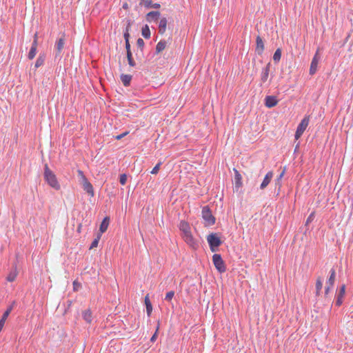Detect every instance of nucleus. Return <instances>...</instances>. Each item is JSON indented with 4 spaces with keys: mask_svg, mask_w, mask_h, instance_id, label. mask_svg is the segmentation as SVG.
Returning a JSON list of instances; mask_svg holds the SVG:
<instances>
[{
    "mask_svg": "<svg viewBox=\"0 0 353 353\" xmlns=\"http://www.w3.org/2000/svg\"><path fill=\"white\" fill-rule=\"evenodd\" d=\"M43 178L45 181L56 190L61 189V185L57 180L55 174L50 169L48 165L46 163L43 169Z\"/></svg>",
    "mask_w": 353,
    "mask_h": 353,
    "instance_id": "nucleus-1",
    "label": "nucleus"
},
{
    "mask_svg": "<svg viewBox=\"0 0 353 353\" xmlns=\"http://www.w3.org/2000/svg\"><path fill=\"white\" fill-rule=\"evenodd\" d=\"M219 233H211L207 236V241L210 246V249L212 252L218 251V248L222 244Z\"/></svg>",
    "mask_w": 353,
    "mask_h": 353,
    "instance_id": "nucleus-2",
    "label": "nucleus"
},
{
    "mask_svg": "<svg viewBox=\"0 0 353 353\" xmlns=\"http://www.w3.org/2000/svg\"><path fill=\"white\" fill-rule=\"evenodd\" d=\"M202 217L205 221L206 225H212L215 223L216 219L208 205H205L202 208Z\"/></svg>",
    "mask_w": 353,
    "mask_h": 353,
    "instance_id": "nucleus-3",
    "label": "nucleus"
},
{
    "mask_svg": "<svg viewBox=\"0 0 353 353\" xmlns=\"http://www.w3.org/2000/svg\"><path fill=\"white\" fill-rule=\"evenodd\" d=\"M212 261L216 269L218 270L219 273H223L226 271V266L221 254H214L212 256Z\"/></svg>",
    "mask_w": 353,
    "mask_h": 353,
    "instance_id": "nucleus-4",
    "label": "nucleus"
},
{
    "mask_svg": "<svg viewBox=\"0 0 353 353\" xmlns=\"http://www.w3.org/2000/svg\"><path fill=\"white\" fill-rule=\"evenodd\" d=\"M310 121V117L305 116L301 121V123L299 124L296 132H295V139H299L302 134H303L304 131L305 130L306 128L307 127L309 124Z\"/></svg>",
    "mask_w": 353,
    "mask_h": 353,
    "instance_id": "nucleus-5",
    "label": "nucleus"
},
{
    "mask_svg": "<svg viewBox=\"0 0 353 353\" xmlns=\"http://www.w3.org/2000/svg\"><path fill=\"white\" fill-rule=\"evenodd\" d=\"M321 59V55H320V48H318L314 56L312 58L310 67V74L314 75L316 71H317V67L319 62Z\"/></svg>",
    "mask_w": 353,
    "mask_h": 353,
    "instance_id": "nucleus-6",
    "label": "nucleus"
},
{
    "mask_svg": "<svg viewBox=\"0 0 353 353\" xmlns=\"http://www.w3.org/2000/svg\"><path fill=\"white\" fill-rule=\"evenodd\" d=\"M65 33H63L62 37L59 38L55 43V57H61V52L64 48L65 44Z\"/></svg>",
    "mask_w": 353,
    "mask_h": 353,
    "instance_id": "nucleus-7",
    "label": "nucleus"
},
{
    "mask_svg": "<svg viewBox=\"0 0 353 353\" xmlns=\"http://www.w3.org/2000/svg\"><path fill=\"white\" fill-rule=\"evenodd\" d=\"M345 285L343 284L336 294L335 305L337 307H340L343 303V298L345 294Z\"/></svg>",
    "mask_w": 353,
    "mask_h": 353,
    "instance_id": "nucleus-8",
    "label": "nucleus"
},
{
    "mask_svg": "<svg viewBox=\"0 0 353 353\" xmlns=\"http://www.w3.org/2000/svg\"><path fill=\"white\" fill-rule=\"evenodd\" d=\"M183 240L189 245L192 249L196 250L199 248L198 241L193 237L192 233L186 235H182Z\"/></svg>",
    "mask_w": 353,
    "mask_h": 353,
    "instance_id": "nucleus-9",
    "label": "nucleus"
},
{
    "mask_svg": "<svg viewBox=\"0 0 353 353\" xmlns=\"http://www.w3.org/2000/svg\"><path fill=\"white\" fill-rule=\"evenodd\" d=\"M271 68V63L269 62L267 65L263 68L261 73V83L260 85L262 86L263 83H265L268 79L270 71Z\"/></svg>",
    "mask_w": 353,
    "mask_h": 353,
    "instance_id": "nucleus-10",
    "label": "nucleus"
},
{
    "mask_svg": "<svg viewBox=\"0 0 353 353\" xmlns=\"http://www.w3.org/2000/svg\"><path fill=\"white\" fill-rule=\"evenodd\" d=\"M264 50H265L264 42H263L262 38L259 35H258L256 38L255 52L259 55H261L263 53Z\"/></svg>",
    "mask_w": 353,
    "mask_h": 353,
    "instance_id": "nucleus-11",
    "label": "nucleus"
},
{
    "mask_svg": "<svg viewBox=\"0 0 353 353\" xmlns=\"http://www.w3.org/2000/svg\"><path fill=\"white\" fill-rule=\"evenodd\" d=\"M233 171L234 173V189L238 191L243 186L242 176L236 168H234Z\"/></svg>",
    "mask_w": 353,
    "mask_h": 353,
    "instance_id": "nucleus-12",
    "label": "nucleus"
},
{
    "mask_svg": "<svg viewBox=\"0 0 353 353\" xmlns=\"http://www.w3.org/2000/svg\"><path fill=\"white\" fill-rule=\"evenodd\" d=\"M161 13L159 11L149 12L146 16L145 19L148 22H157L160 18Z\"/></svg>",
    "mask_w": 353,
    "mask_h": 353,
    "instance_id": "nucleus-13",
    "label": "nucleus"
},
{
    "mask_svg": "<svg viewBox=\"0 0 353 353\" xmlns=\"http://www.w3.org/2000/svg\"><path fill=\"white\" fill-rule=\"evenodd\" d=\"M83 190L90 196H93L94 194L93 186L86 177H84L83 181Z\"/></svg>",
    "mask_w": 353,
    "mask_h": 353,
    "instance_id": "nucleus-14",
    "label": "nucleus"
},
{
    "mask_svg": "<svg viewBox=\"0 0 353 353\" xmlns=\"http://www.w3.org/2000/svg\"><path fill=\"white\" fill-rule=\"evenodd\" d=\"M12 305H10L7 307L6 310L3 314L1 319H0V332L2 331V329L5 325L6 321L10 315V312L12 310Z\"/></svg>",
    "mask_w": 353,
    "mask_h": 353,
    "instance_id": "nucleus-15",
    "label": "nucleus"
},
{
    "mask_svg": "<svg viewBox=\"0 0 353 353\" xmlns=\"http://www.w3.org/2000/svg\"><path fill=\"white\" fill-rule=\"evenodd\" d=\"M278 103V100L274 96H266L265 98V105L268 108L275 107Z\"/></svg>",
    "mask_w": 353,
    "mask_h": 353,
    "instance_id": "nucleus-16",
    "label": "nucleus"
},
{
    "mask_svg": "<svg viewBox=\"0 0 353 353\" xmlns=\"http://www.w3.org/2000/svg\"><path fill=\"white\" fill-rule=\"evenodd\" d=\"M179 230L182 235H186L191 233L190 224L185 221H181L179 223Z\"/></svg>",
    "mask_w": 353,
    "mask_h": 353,
    "instance_id": "nucleus-17",
    "label": "nucleus"
},
{
    "mask_svg": "<svg viewBox=\"0 0 353 353\" xmlns=\"http://www.w3.org/2000/svg\"><path fill=\"white\" fill-rule=\"evenodd\" d=\"M273 177V172L272 171L268 172L265 176L263 181H262L260 188L261 190H264L268 184L270 183Z\"/></svg>",
    "mask_w": 353,
    "mask_h": 353,
    "instance_id": "nucleus-18",
    "label": "nucleus"
},
{
    "mask_svg": "<svg viewBox=\"0 0 353 353\" xmlns=\"http://www.w3.org/2000/svg\"><path fill=\"white\" fill-rule=\"evenodd\" d=\"M17 274H18V272L17 270V264L14 263L12 265V269L10 271L8 275L7 276L6 280L9 282H13L15 280Z\"/></svg>",
    "mask_w": 353,
    "mask_h": 353,
    "instance_id": "nucleus-19",
    "label": "nucleus"
},
{
    "mask_svg": "<svg viewBox=\"0 0 353 353\" xmlns=\"http://www.w3.org/2000/svg\"><path fill=\"white\" fill-rule=\"evenodd\" d=\"M168 24V21L165 17H162L160 19L159 24V33L161 34H163L166 30V27Z\"/></svg>",
    "mask_w": 353,
    "mask_h": 353,
    "instance_id": "nucleus-20",
    "label": "nucleus"
},
{
    "mask_svg": "<svg viewBox=\"0 0 353 353\" xmlns=\"http://www.w3.org/2000/svg\"><path fill=\"white\" fill-rule=\"evenodd\" d=\"M109 223L110 218L108 216H105L101 221L99 226V231L101 233H104L107 230Z\"/></svg>",
    "mask_w": 353,
    "mask_h": 353,
    "instance_id": "nucleus-21",
    "label": "nucleus"
},
{
    "mask_svg": "<svg viewBox=\"0 0 353 353\" xmlns=\"http://www.w3.org/2000/svg\"><path fill=\"white\" fill-rule=\"evenodd\" d=\"M335 279H336V271H335L334 268H332L330 271V276H329L327 281H326V285L333 287L334 282H335Z\"/></svg>",
    "mask_w": 353,
    "mask_h": 353,
    "instance_id": "nucleus-22",
    "label": "nucleus"
},
{
    "mask_svg": "<svg viewBox=\"0 0 353 353\" xmlns=\"http://www.w3.org/2000/svg\"><path fill=\"white\" fill-rule=\"evenodd\" d=\"M82 317L85 321L88 323H90L92 321V314L90 309H87L82 312Z\"/></svg>",
    "mask_w": 353,
    "mask_h": 353,
    "instance_id": "nucleus-23",
    "label": "nucleus"
},
{
    "mask_svg": "<svg viewBox=\"0 0 353 353\" xmlns=\"http://www.w3.org/2000/svg\"><path fill=\"white\" fill-rule=\"evenodd\" d=\"M144 303H145V307H146L147 314H148V316H150L151 315L152 312V303L150 302V300L149 299V295L148 294H147L145 296Z\"/></svg>",
    "mask_w": 353,
    "mask_h": 353,
    "instance_id": "nucleus-24",
    "label": "nucleus"
},
{
    "mask_svg": "<svg viewBox=\"0 0 353 353\" xmlns=\"http://www.w3.org/2000/svg\"><path fill=\"white\" fill-rule=\"evenodd\" d=\"M132 79V76L130 74H122L121 75V80L125 87H128L130 85Z\"/></svg>",
    "mask_w": 353,
    "mask_h": 353,
    "instance_id": "nucleus-25",
    "label": "nucleus"
},
{
    "mask_svg": "<svg viewBox=\"0 0 353 353\" xmlns=\"http://www.w3.org/2000/svg\"><path fill=\"white\" fill-rule=\"evenodd\" d=\"M132 24V21L130 19H127V25H126V28H125V30L123 33L125 42L126 41H129V39H130V35L129 31L131 28Z\"/></svg>",
    "mask_w": 353,
    "mask_h": 353,
    "instance_id": "nucleus-26",
    "label": "nucleus"
},
{
    "mask_svg": "<svg viewBox=\"0 0 353 353\" xmlns=\"http://www.w3.org/2000/svg\"><path fill=\"white\" fill-rule=\"evenodd\" d=\"M37 44H36L35 42L32 43V46L30 48V50L29 51V53L28 54V57L29 59L32 60L34 58L36 54H37Z\"/></svg>",
    "mask_w": 353,
    "mask_h": 353,
    "instance_id": "nucleus-27",
    "label": "nucleus"
},
{
    "mask_svg": "<svg viewBox=\"0 0 353 353\" xmlns=\"http://www.w3.org/2000/svg\"><path fill=\"white\" fill-rule=\"evenodd\" d=\"M167 45V41L165 39H161L156 46V53L159 54L165 50Z\"/></svg>",
    "mask_w": 353,
    "mask_h": 353,
    "instance_id": "nucleus-28",
    "label": "nucleus"
},
{
    "mask_svg": "<svg viewBox=\"0 0 353 353\" xmlns=\"http://www.w3.org/2000/svg\"><path fill=\"white\" fill-rule=\"evenodd\" d=\"M323 288V279L321 277H318L316 281V296H319Z\"/></svg>",
    "mask_w": 353,
    "mask_h": 353,
    "instance_id": "nucleus-29",
    "label": "nucleus"
},
{
    "mask_svg": "<svg viewBox=\"0 0 353 353\" xmlns=\"http://www.w3.org/2000/svg\"><path fill=\"white\" fill-rule=\"evenodd\" d=\"M45 59H46V55L44 54H40L39 55L38 58L37 59L34 67L36 68H38L39 67L43 65L44 63V61H45Z\"/></svg>",
    "mask_w": 353,
    "mask_h": 353,
    "instance_id": "nucleus-30",
    "label": "nucleus"
},
{
    "mask_svg": "<svg viewBox=\"0 0 353 353\" xmlns=\"http://www.w3.org/2000/svg\"><path fill=\"white\" fill-rule=\"evenodd\" d=\"M141 34L142 36L145 39H149L150 37V30L147 24L142 27Z\"/></svg>",
    "mask_w": 353,
    "mask_h": 353,
    "instance_id": "nucleus-31",
    "label": "nucleus"
},
{
    "mask_svg": "<svg viewBox=\"0 0 353 353\" xmlns=\"http://www.w3.org/2000/svg\"><path fill=\"white\" fill-rule=\"evenodd\" d=\"M282 50L281 48H277L273 55V60L275 63H278L281 60Z\"/></svg>",
    "mask_w": 353,
    "mask_h": 353,
    "instance_id": "nucleus-32",
    "label": "nucleus"
},
{
    "mask_svg": "<svg viewBox=\"0 0 353 353\" xmlns=\"http://www.w3.org/2000/svg\"><path fill=\"white\" fill-rule=\"evenodd\" d=\"M152 3V0H140L139 6H143L146 8H150V7H151Z\"/></svg>",
    "mask_w": 353,
    "mask_h": 353,
    "instance_id": "nucleus-33",
    "label": "nucleus"
},
{
    "mask_svg": "<svg viewBox=\"0 0 353 353\" xmlns=\"http://www.w3.org/2000/svg\"><path fill=\"white\" fill-rule=\"evenodd\" d=\"M100 238H101V234H98L97 238H95L93 241L92 242L90 246V250L91 249H93L94 248H97L98 244H99V241L100 240Z\"/></svg>",
    "mask_w": 353,
    "mask_h": 353,
    "instance_id": "nucleus-34",
    "label": "nucleus"
},
{
    "mask_svg": "<svg viewBox=\"0 0 353 353\" xmlns=\"http://www.w3.org/2000/svg\"><path fill=\"white\" fill-rule=\"evenodd\" d=\"M127 55V59H128V64L131 66V67H134L136 65V63L133 59V57H132V53L130 54V53H128Z\"/></svg>",
    "mask_w": 353,
    "mask_h": 353,
    "instance_id": "nucleus-35",
    "label": "nucleus"
},
{
    "mask_svg": "<svg viewBox=\"0 0 353 353\" xmlns=\"http://www.w3.org/2000/svg\"><path fill=\"white\" fill-rule=\"evenodd\" d=\"M314 218H315V212L314 211V212H311L310 214L308 216L305 225L307 226L310 223H312L314 221Z\"/></svg>",
    "mask_w": 353,
    "mask_h": 353,
    "instance_id": "nucleus-36",
    "label": "nucleus"
},
{
    "mask_svg": "<svg viewBox=\"0 0 353 353\" xmlns=\"http://www.w3.org/2000/svg\"><path fill=\"white\" fill-rule=\"evenodd\" d=\"M137 46L141 50V52L143 50L145 46V42L141 38H139L137 41Z\"/></svg>",
    "mask_w": 353,
    "mask_h": 353,
    "instance_id": "nucleus-37",
    "label": "nucleus"
},
{
    "mask_svg": "<svg viewBox=\"0 0 353 353\" xmlns=\"http://www.w3.org/2000/svg\"><path fill=\"white\" fill-rule=\"evenodd\" d=\"M128 176L126 174H122L119 176V182L121 185H125L127 182Z\"/></svg>",
    "mask_w": 353,
    "mask_h": 353,
    "instance_id": "nucleus-38",
    "label": "nucleus"
},
{
    "mask_svg": "<svg viewBox=\"0 0 353 353\" xmlns=\"http://www.w3.org/2000/svg\"><path fill=\"white\" fill-rule=\"evenodd\" d=\"M162 163L160 161L154 167V168L151 171V174H157L159 171V169H160V167Z\"/></svg>",
    "mask_w": 353,
    "mask_h": 353,
    "instance_id": "nucleus-39",
    "label": "nucleus"
},
{
    "mask_svg": "<svg viewBox=\"0 0 353 353\" xmlns=\"http://www.w3.org/2000/svg\"><path fill=\"white\" fill-rule=\"evenodd\" d=\"M174 296V291H170V292H167L165 297V301H170L172 299Z\"/></svg>",
    "mask_w": 353,
    "mask_h": 353,
    "instance_id": "nucleus-40",
    "label": "nucleus"
},
{
    "mask_svg": "<svg viewBox=\"0 0 353 353\" xmlns=\"http://www.w3.org/2000/svg\"><path fill=\"white\" fill-rule=\"evenodd\" d=\"M81 285L80 283H79L78 281H74L73 282V290L74 291H78L79 289L81 288Z\"/></svg>",
    "mask_w": 353,
    "mask_h": 353,
    "instance_id": "nucleus-41",
    "label": "nucleus"
},
{
    "mask_svg": "<svg viewBox=\"0 0 353 353\" xmlns=\"http://www.w3.org/2000/svg\"><path fill=\"white\" fill-rule=\"evenodd\" d=\"M284 174H285V170H283V172L277 177L276 181V185H279V186H281L280 181L282 179V177L283 176Z\"/></svg>",
    "mask_w": 353,
    "mask_h": 353,
    "instance_id": "nucleus-42",
    "label": "nucleus"
},
{
    "mask_svg": "<svg viewBox=\"0 0 353 353\" xmlns=\"http://www.w3.org/2000/svg\"><path fill=\"white\" fill-rule=\"evenodd\" d=\"M125 43L126 54H128V53L131 54L132 52H131V49H130V41H126Z\"/></svg>",
    "mask_w": 353,
    "mask_h": 353,
    "instance_id": "nucleus-43",
    "label": "nucleus"
},
{
    "mask_svg": "<svg viewBox=\"0 0 353 353\" xmlns=\"http://www.w3.org/2000/svg\"><path fill=\"white\" fill-rule=\"evenodd\" d=\"M158 325H159V323H158ZM158 330H159V326H157L156 332H154V334L152 336V337L150 339L151 342H154L156 341L157 337Z\"/></svg>",
    "mask_w": 353,
    "mask_h": 353,
    "instance_id": "nucleus-44",
    "label": "nucleus"
},
{
    "mask_svg": "<svg viewBox=\"0 0 353 353\" xmlns=\"http://www.w3.org/2000/svg\"><path fill=\"white\" fill-rule=\"evenodd\" d=\"M332 288V286H330L328 285H326L325 288V296L326 297L328 294L330 293V291L331 290V288Z\"/></svg>",
    "mask_w": 353,
    "mask_h": 353,
    "instance_id": "nucleus-45",
    "label": "nucleus"
},
{
    "mask_svg": "<svg viewBox=\"0 0 353 353\" xmlns=\"http://www.w3.org/2000/svg\"><path fill=\"white\" fill-rule=\"evenodd\" d=\"M128 134V132H124V133H122V134H119V135L116 136V137H115V139H116L117 140H120V139H121L123 137H124L125 135H127Z\"/></svg>",
    "mask_w": 353,
    "mask_h": 353,
    "instance_id": "nucleus-46",
    "label": "nucleus"
},
{
    "mask_svg": "<svg viewBox=\"0 0 353 353\" xmlns=\"http://www.w3.org/2000/svg\"><path fill=\"white\" fill-rule=\"evenodd\" d=\"M160 7H161L160 3H152L151 7H150V8L158 9V8H160Z\"/></svg>",
    "mask_w": 353,
    "mask_h": 353,
    "instance_id": "nucleus-47",
    "label": "nucleus"
},
{
    "mask_svg": "<svg viewBox=\"0 0 353 353\" xmlns=\"http://www.w3.org/2000/svg\"><path fill=\"white\" fill-rule=\"evenodd\" d=\"M36 41V44L38 45V34L37 32H36L33 37V41L32 42H35Z\"/></svg>",
    "mask_w": 353,
    "mask_h": 353,
    "instance_id": "nucleus-48",
    "label": "nucleus"
},
{
    "mask_svg": "<svg viewBox=\"0 0 353 353\" xmlns=\"http://www.w3.org/2000/svg\"><path fill=\"white\" fill-rule=\"evenodd\" d=\"M78 173H79V175L82 176V179H83V181L84 180V177H85V176L83 174V172L81 171V170H78Z\"/></svg>",
    "mask_w": 353,
    "mask_h": 353,
    "instance_id": "nucleus-49",
    "label": "nucleus"
},
{
    "mask_svg": "<svg viewBox=\"0 0 353 353\" xmlns=\"http://www.w3.org/2000/svg\"><path fill=\"white\" fill-rule=\"evenodd\" d=\"M123 8L124 9L127 8H128V4L126 3L125 4H123Z\"/></svg>",
    "mask_w": 353,
    "mask_h": 353,
    "instance_id": "nucleus-50",
    "label": "nucleus"
},
{
    "mask_svg": "<svg viewBox=\"0 0 353 353\" xmlns=\"http://www.w3.org/2000/svg\"><path fill=\"white\" fill-rule=\"evenodd\" d=\"M349 37H350V35H348V36L346 37L345 41V42L347 41V39H348V38H349Z\"/></svg>",
    "mask_w": 353,
    "mask_h": 353,
    "instance_id": "nucleus-51",
    "label": "nucleus"
}]
</instances>
